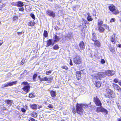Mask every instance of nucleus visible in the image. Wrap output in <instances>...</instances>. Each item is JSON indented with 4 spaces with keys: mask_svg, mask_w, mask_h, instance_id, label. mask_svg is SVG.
I'll list each match as a JSON object with an SVG mask.
<instances>
[{
    "mask_svg": "<svg viewBox=\"0 0 121 121\" xmlns=\"http://www.w3.org/2000/svg\"><path fill=\"white\" fill-rule=\"evenodd\" d=\"M81 104H77L76 105L77 112L80 115L82 114L84 111Z\"/></svg>",
    "mask_w": 121,
    "mask_h": 121,
    "instance_id": "obj_1",
    "label": "nucleus"
},
{
    "mask_svg": "<svg viewBox=\"0 0 121 121\" xmlns=\"http://www.w3.org/2000/svg\"><path fill=\"white\" fill-rule=\"evenodd\" d=\"M22 84L25 85L22 88V90L26 93L28 92L30 90V86L27 82H23Z\"/></svg>",
    "mask_w": 121,
    "mask_h": 121,
    "instance_id": "obj_2",
    "label": "nucleus"
},
{
    "mask_svg": "<svg viewBox=\"0 0 121 121\" xmlns=\"http://www.w3.org/2000/svg\"><path fill=\"white\" fill-rule=\"evenodd\" d=\"M106 76V74L104 72H99L96 75V76H95V78H96L97 79H100L101 78H104Z\"/></svg>",
    "mask_w": 121,
    "mask_h": 121,
    "instance_id": "obj_3",
    "label": "nucleus"
},
{
    "mask_svg": "<svg viewBox=\"0 0 121 121\" xmlns=\"http://www.w3.org/2000/svg\"><path fill=\"white\" fill-rule=\"evenodd\" d=\"M73 62L76 64H80L81 62V59L79 56H77L74 58Z\"/></svg>",
    "mask_w": 121,
    "mask_h": 121,
    "instance_id": "obj_4",
    "label": "nucleus"
},
{
    "mask_svg": "<svg viewBox=\"0 0 121 121\" xmlns=\"http://www.w3.org/2000/svg\"><path fill=\"white\" fill-rule=\"evenodd\" d=\"M17 81H15L14 82H6L2 85V87H6L8 86H10L13 85L15 84H16Z\"/></svg>",
    "mask_w": 121,
    "mask_h": 121,
    "instance_id": "obj_5",
    "label": "nucleus"
},
{
    "mask_svg": "<svg viewBox=\"0 0 121 121\" xmlns=\"http://www.w3.org/2000/svg\"><path fill=\"white\" fill-rule=\"evenodd\" d=\"M94 101L97 106H101L102 103L99 98L97 96L94 98Z\"/></svg>",
    "mask_w": 121,
    "mask_h": 121,
    "instance_id": "obj_6",
    "label": "nucleus"
},
{
    "mask_svg": "<svg viewBox=\"0 0 121 121\" xmlns=\"http://www.w3.org/2000/svg\"><path fill=\"white\" fill-rule=\"evenodd\" d=\"M96 111L97 112H103L106 114H107L108 113V112L106 109L101 107H97Z\"/></svg>",
    "mask_w": 121,
    "mask_h": 121,
    "instance_id": "obj_7",
    "label": "nucleus"
},
{
    "mask_svg": "<svg viewBox=\"0 0 121 121\" xmlns=\"http://www.w3.org/2000/svg\"><path fill=\"white\" fill-rule=\"evenodd\" d=\"M106 91L108 95L109 96L112 98H114V94L113 93V92L112 90L109 89H107L106 90Z\"/></svg>",
    "mask_w": 121,
    "mask_h": 121,
    "instance_id": "obj_8",
    "label": "nucleus"
},
{
    "mask_svg": "<svg viewBox=\"0 0 121 121\" xmlns=\"http://www.w3.org/2000/svg\"><path fill=\"white\" fill-rule=\"evenodd\" d=\"M105 73L106 74V75L110 76L114 75L115 72L114 71L108 70L106 71Z\"/></svg>",
    "mask_w": 121,
    "mask_h": 121,
    "instance_id": "obj_9",
    "label": "nucleus"
},
{
    "mask_svg": "<svg viewBox=\"0 0 121 121\" xmlns=\"http://www.w3.org/2000/svg\"><path fill=\"white\" fill-rule=\"evenodd\" d=\"M47 14H48L50 16H51L53 17H54L55 16V13L52 11L48 10L47 11Z\"/></svg>",
    "mask_w": 121,
    "mask_h": 121,
    "instance_id": "obj_10",
    "label": "nucleus"
},
{
    "mask_svg": "<svg viewBox=\"0 0 121 121\" xmlns=\"http://www.w3.org/2000/svg\"><path fill=\"white\" fill-rule=\"evenodd\" d=\"M82 71H77L76 72V76L77 79L78 80L80 78L81 76V72Z\"/></svg>",
    "mask_w": 121,
    "mask_h": 121,
    "instance_id": "obj_11",
    "label": "nucleus"
},
{
    "mask_svg": "<svg viewBox=\"0 0 121 121\" xmlns=\"http://www.w3.org/2000/svg\"><path fill=\"white\" fill-rule=\"evenodd\" d=\"M54 42H55L58 41L61 39V38L59 36H58L57 35H55L54 37Z\"/></svg>",
    "mask_w": 121,
    "mask_h": 121,
    "instance_id": "obj_12",
    "label": "nucleus"
},
{
    "mask_svg": "<svg viewBox=\"0 0 121 121\" xmlns=\"http://www.w3.org/2000/svg\"><path fill=\"white\" fill-rule=\"evenodd\" d=\"M94 41L95 43L94 44L95 46L98 47H100L101 46L100 43L99 42L96 40Z\"/></svg>",
    "mask_w": 121,
    "mask_h": 121,
    "instance_id": "obj_13",
    "label": "nucleus"
},
{
    "mask_svg": "<svg viewBox=\"0 0 121 121\" xmlns=\"http://www.w3.org/2000/svg\"><path fill=\"white\" fill-rule=\"evenodd\" d=\"M6 101L8 106H10L12 104L13 101L7 99L6 100Z\"/></svg>",
    "mask_w": 121,
    "mask_h": 121,
    "instance_id": "obj_14",
    "label": "nucleus"
},
{
    "mask_svg": "<svg viewBox=\"0 0 121 121\" xmlns=\"http://www.w3.org/2000/svg\"><path fill=\"white\" fill-rule=\"evenodd\" d=\"M109 9L110 11H114L115 10V7L112 4L109 6Z\"/></svg>",
    "mask_w": 121,
    "mask_h": 121,
    "instance_id": "obj_15",
    "label": "nucleus"
},
{
    "mask_svg": "<svg viewBox=\"0 0 121 121\" xmlns=\"http://www.w3.org/2000/svg\"><path fill=\"white\" fill-rule=\"evenodd\" d=\"M24 5L23 3L21 1L17 2V6L18 7H22Z\"/></svg>",
    "mask_w": 121,
    "mask_h": 121,
    "instance_id": "obj_16",
    "label": "nucleus"
},
{
    "mask_svg": "<svg viewBox=\"0 0 121 121\" xmlns=\"http://www.w3.org/2000/svg\"><path fill=\"white\" fill-rule=\"evenodd\" d=\"M95 84L96 87H99L101 86V84L100 82L98 81H97L95 82Z\"/></svg>",
    "mask_w": 121,
    "mask_h": 121,
    "instance_id": "obj_17",
    "label": "nucleus"
},
{
    "mask_svg": "<svg viewBox=\"0 0 121 121\" xmlns=\"http://www.w3.org/2000/svg\"><path fill=\"white\" fill-rule=\"evenodd\" d=\"M98 29L99 31L100 32H103L104 30V29L101 26H98Z\"/></svg>",
    "mask_w": 121,
    "mask_h": 121,
    "instance_id": "obj_18",
    "label": "nucleus"
},
{
    "mask_svg": "<svg viewBox=\"0 0 121 121\" xmlns=\"http://www.w3.org/2000/svg\"><path fill=\"white\" fill-rule=\"evenodd\" d=\"M79 47L81 49H82L84 48V44L83 42H81L79 44Z\"/></svg>",
    "mask_w": 121,
    "mask_h": 121,
    "instance_id": "obj_19",
    "label": "nucleus"
},
{
    "mask_svg": "<svg viewBox=\"0 0 121 121\" xmlns=\"http://www.w3.org/2000/svg\"><path fill=\"white\" fill-rule=\"evenodd\" d=\"M82 106V108H83L86 110H87L88 108H89L90 106L86 104H81Z\"/></svg>",
    "mask_w": 121,
    "mask_h": 121,
    "instance_id": "obj_20",
    "label": "nucleus"
},
{
    "mask_svg": "<svg viewBox=\"0 0 121 121\" xmlns=\"http://www.w3.org/2000/svg\"><path fill=\"white\" fill-rule=\"evenodd\" d=\"M30 107L31 108L33 109H37V105L35 104H33L30 105Z\"/></svg>",
    "mask_w": 121,
    "mask_h": 121,
    "instance_id": "obj_21",
    "label": "nucleus"
},
{
    "mask_svg": "<svg viewBox=\"0 0 121 121\" xmlns=\"http://www.w3.org/2000/svg\"><path fill=\"white\" fill-rule=\"evenodd\" d=\"M112 86L114 87L115 89L117 90V91L119 90V89L120 88L118 85L115 84H113Z\"/></svg>",
    "mask_w": 121,
    "mask_h": 121,
    "instance_id": "obj_22",
    "label": "nucleus"
},
{
    "mask_svg": "<svg viewBox=\"0 0 121 121\" xmlns=\"http://www.w3.org/2000/svg\"><path fill=\"white\" fill-rule=\"evenodd\" d=\"M50 93L51 96L52 97H54L56 96V92L52 90L51 91Z\"/></svg>",
    "mask_w": 121,
    "mask_h": 121,
    "instance_id": "obj_23",
    "label": "nucleus"
},
{
    "mask_svg": "<svg viewBox=\"0 0 121 121\" xmlns=\"http://www.w3.org/2000/svg\"><path fill=\"white\" fill-rule=\"evenodd\" d=\"M54 103H53L48 104V107L52 109L54 108Z\"/></svg>",
    "mask_w": 121,
    "mask_h": 121,
    "instance_id": "obj_24",
    "label": "nucleus"
},
{
    "mask_svg": "<svg viewBox=\"0 0 121 121\" xmlns=\"http://www.w3.org/2000/svg\"><path fill=\"white\" fill-rule=\"evenodd\" d=\"M35 24V23L34 21L33 22H28V25L30 26H34Z\"/></svg>",
    "mask_w": 121,
    "mask_h": 121,
    "instance_id": "obj_25",
    "label": "nucleus"
},
{
    "mask_svg": "<svg viewBox=\"0 0 121 121\" xmlns=\"http://www.w3.org/2000/svg\"><path fill=\"white\" fill-rule=\"evenodd\" d=\"M31 116L34 117H36L37 116V114L36 112H33L30 114Z\"/></svg>",
    "mask_w": 121,
    "mask_h": 121,
    "instance_id": "obj_26",
    "label": "nucleus"
},
{
    "mask_svg": "<svg viewBox=\"0 0 121 121\" xmlns=\"http://www.w3.org/2000/svg\"><path fill=\"white\" fill-rule=\"evenodd\" d=\"M96 34L94 33H93L92 34V40L93 41H95L96 40V37L95 36Z\"/></svg>",
    "mask_w": 121,
    "mask_h": 121,
    "instance_id": "obj_27",
    "label": "nucleus"
},
{
    "mask_svg": "<svg viewBox=\"0 0 121 121\" xmlns=\"http://www.w3.org/2000/svg\"><path fill=\"white\" fill-rule=\"evenodd\" d=\"M103 23V22L100 20H98V26H102Z\"/></svg>",
    "mask_w": 121,
    "mask_h": 121,
    "instance_id": "obj_28",
    "label": "nucleus"
},
{
    "mask_svg": "<svg viewBox=\"0 0 121 121\" xmlns=\"http://www.w3.org/2000/svg\"><path fill=\"white\" fill-rule=\"evenodd\" d=\"M115 34H114V36H111V42L113 43H115L114 42L115 39L113 36H114Z\"/></svg>",
    "mask_w": 121,
    "mask_h": 121,
    "instance_id": "obj_29",
    "label": "nucleus"
},
{
    "mask_svg": "<svg viewBox=\"0 0 121 121\" xmlns=\"http://www.w3.org/2000/svg\"><path fill=\"white\" fill-rule=\"evenodd\" d=\"M52 43V40H51L50 39L47 42V47L50 46Z\"/></svg>",
    "mask_w": 121,
    "mask_h": 121,
    "instance_id": "obj_30",
    "label": "nucleus"
},
{
    "mask_svg": "<svg viewBox=\"0 0 121 121\" xmlns=\"http://www.w3.org/2000/svg\"><path fill=\"white\" fill-rule=\"evenodd\" d=\"M87 19L88 21H90L92 20L93 19L91 18V16H88L87 17Z\"/></svg>",
    "mask_w": 121,
    "mask_h": 121,
    "instance_id": "obj_31",
    "label": "nucleus"
},
{
    "mask_svg": "<svg viewBox=\"0 0 121 121\" xmlns=\"http://www.w3.org/2000/svg\"><path fill=\"white\" fill-rule=\"evenodd\" d=\"M52 70H51L49 71H46V73L47 75H49L52 72Z\"/></svg>",
    "mask_w": 121,
    "mask_h": 121,
    "instance_id": "obj_32",
    "label": "nucleus"
},
{
    "mask_svg": "<svg viewBox=\"0 0 121 121\" xmlns=\"http://www.w3.org/2000/svg\"><path fill=\"white\" fill-rule=\"evenodd\" d=\"M37 75L36 74H35L33 76V80L34 81H35L36 80V78L37 76Z\"/></svg>",
    "mask_w": 121,
    "mask_h": 121,
    "instance_id": "obj_33",
    "label": "nucleus"
},
{
    "mask_svg": "<svg viewBox=\"0 0 121 121\" xmlns=\"http://www.w3.org/2000/svg\"><path fill=\"white\" fill-rule=\"evenodd\" d=\"M48 81L49 83H50L52 82V81L53 80V78L52 77H49L48 78Z\"/></svg>",
    "mask_w": 121,
    "mask_h": 121,
    "instance_id": "obj_34",
    "label": "nucleus"
},
{
    "mask_svg": "<svg viewBox=\"0 0 121 121\" xmlns=\"http://www.w3.org/2000/svg\"><path fill=\"white\" fill-rule=\"evenodd\" d=\"M110 51L112 52H113L115 51V48L113 47H110L109 48Z\"/></svg>",
    "mask_w": 121,
    "mask_h": 121,
    "instance_id": "obj_35",
    "label": "nucleus"
},
{
    "mask_svg": "<svg viewBox=\"0 0 121 121\" xmlns=\"http://www.w3.org/2000/svg\"><path fill=\"white\" fill-rule=\"evenodd\" d=\"M48 32L47 31L45 30L44 31L43 35L45 37H46L48 36Z\"/></svg>",
    "mask_w": 121,
    "mask_h": 121,
    "instance_id": "obj_36",
    "label": "nucleus"
},
{
    "mask_svg": "<svg viewBox=\"0 0 121 121\" xmlns=\"http://www.w3.org/2000/svg\"><path fill=\"white\" fill-rule=\"evenodd\" d=\"M59 48V46L57 45H55L53 47V49L55 50H57Z\"/></svg>",
    "mask_w": 121,
    "mask_h": 121,
    "instance_id": "obj_37",
    "label": "nucleus"
},
{
    "mask_svg": "<svg viewBox=\"0 0 121 121\" xmlns=\"http://www.w3.org/2000/svg\"><path fill=\"white\" fill-rule=\"evenodd\" d=\"M11 5L13 6H17V2L12 3Z\"/></svg>",
    "mask_w": 121,
    "mask_h": 121,
    "instance_id": "obj_38",
    "label": "nucleus"
},
{
    "mask_svg": "<svg viewBox=\"0 0 121 121\" xmlns=\"http://www.w3.org/2000/svg\"><path fill=\"white\" fill-rule=\"evenodd\" d=\"M104 27L108 31H109L108 26H107V25L104 24Z\"/></svg>",
    "mask_w": 121,
    "mask_h": 121,
    "instance_id": "obj_39",
    "label": "nucleus"
},
{
    "mask_svg": "<svg viewBox=\"0 0 121 121\" xmlns=\"http://www.w3.org/2000/svg\"><path fill=\"white\" fill-rule=\"evenodd\" d=\"M61 68L63 69H65L66 70H67L68 69V68L65 66H61Z\"/></svg>",
    "mask_w": 121,
    "mask_h": 121,
    "instance_id": "obj_40",
    "label": "nucleus"
},
{
    "mask_svg": "<svg viewBox=\"0 0 121 121\" xmlns=\"http://www.w3.org/2000/svg\"><path fill=\"white\" fill-rule=\"evenodd\" d=\"M29 96L30 97L32 98L35 96L32 93L30 94L29 95Z\"/></svg>",
    "mask_w": 121,
    "mask_h": 121,
    "instance_id": "obj_41",
    "label": "nucleus"
},
{
    "mask_svg": "<svg viewBox=\"0 0 121 121\" xmlns=\"http://www.w3.org/2000/svg\"><path fill=\"white\" fill-rule=\"evenodd\" d=\"M84 88V87L82 86H80L79 88V90L80 91H82L83 90V89Z\"/></svg>",
    "mask_w": 121,
    "mask_h": 121,
    "instance_id": "obj_42",
    "label": "nucleus"
},
{
    "mask_svg": "<svg viewBox=\"0 0 121 121\" xmlns=\"http://www.w3.org/2000/svg\"><path fill=\"white\" fill-rule=\"evenodd\" d=\"M115 11L114 12V14H118L119 12V11L118 10H116L115 9Z\"/></svg>",
    "mask_w": 121,
    "mask_h": 121,
    "instance_id": "obj_43",
    "label": "nucleus"
},
{
    "mask_svg": "<svg viewBox=\"0 0 121 121\" xmlns=\"http://www.w3.org/2000/svg\"><path fill=\"white\" fill-rule=\"evenodd\" d=\"M30 16L33 19H34L35 18V16L34 14L33 13H31L30 14Z\"/></svg>",
    "mask_w": 121,
    "mask_h": 121,
    "instance_id": "obj_44",
    "label": "nucleus"
},
{
    "mask_svg": "<svg viewBox=\"0 0 121 121\" xmlns=\"http://www.w3.org/2000/svg\"><path fill=\"white\" fill-rule=\"evenodd\" d=\"M24 60H24L23 59L22 60L21 62V65H23L24 64Z\"/></svg>",
    "mask_w": 121,
    "mask_h": 121,
    "instance_id": "obj_45",
    "label": "nucleus"
},
{
    "mask_svg": "<svg viewBox=\"0 0 121 121\" xmlns=\"http://www.w3.org/2000/svg\"><path fill=\"white\" fill-rule=\"evenodd\" d=\"M44 81H48V79L47 77H45L44 78Z\"/></svg>",
    "mask_w": 121,
    "mask_h": 121,
    "instance_id": "obj_46",
    "label": "nucleus"
},
{
    "mask_svg": "<svg viewBox=\"0 0 121 121\" xmlns=\"http://www.w3.org/2000/svg\"><path fill=\"white\" fill-rule=\"evenodd\" d=\"M19 10L21 11H23L24 10V8L23 7H22L21 8H19Z\"/></svg>",
    "mask_w": 121,
    "mask_h": 121,
    "instance_id": "obj_47",
    "label": "nucleus"
},
{
    "mask_svg": "<svg viewBox=\"0 0 121 121\" xmlns=\"http://www.w3.org/2000/svg\"><path fill=\"white\" fill-rule=\"evenodd\" d=\"M101 63L104 64L105 63V61L104 59H102L101 60Z\"/></svg>",
    "mask_w": 121,
    "mask_h": 121,
    "instance_id": "obj_48",
    "label": "nucleus"
},
{
    "mask_svg": "<svg viewBox=\"0 0 121 121\" xmlns=\"http://www.w3.org/2000/svg\"><path fill=\"white\" fill-rule=\"evenodd\" d=\"M118 80L117 79H115L114 80V82L115 83H117L118 82Z\"/></svg>",
    "mask_w": 121,
    "mask_h": 121,
    "instance_id": "obj_49",
    "label": "nucleus"
},
{
    "mask_svg": "<svg viewBox=\"0 0 121 121\" xmlns=\"http://www.w3.org/2000/svg\"><path fill=\"white\" fill-rule=\"evenodd\" d=\"M21 110L22 112H26V110L25 109L23 108H21Z\"/></svg>",
    "mask_w": 121,
    "mask_h": 121,
    "instance_id": "obj_50",
    "label": "nucleus"
},
{
    "mask_svg": "<svg viewBox=\"0 0 121 121\" xmlns=\"http://www.w3.org/2000/svg\"><path fill=\"white\" fill-rule=\"evenodd\" d=\"M115 19L114 18H112L110 21V22H114L115 21Z\"/></svg>",
    "mask_w": 121,
    "mask_h": 121,
    "instance_id": "obj_51",
    "label": "nucleus"
},
{
    "mask_svg": "<svg viewBox=\"0 0 121 121\" xmlns=\"http://www.w3.org/2000/svg\"><path fill=\"white\" fill-rule=\"evenodd\" d=\"M24 32H18L17 33L18 35H20L22 34Z\"/></svg>",
    "mask_w": 121,
    "mask_h": 121,
    "instance_id": "obj_52",
    "label": "nucleus"
},
{
    "mask_svg": "<svg viewBox=\"0 0 121 121\" xmlns=\"http://www.w3.org/2000/svg\"><path fill=\"white\" fill-rule=\"evenodd\" d=\"M72 112L73 113H74V114H75V113H76V110L74 108L73 109Z\"/></svg>",
    "mask_w": 121,
    "mask_h": 121,
    "instance_id": "obj_53",
    "label": "nucleus"
},
{
    "mask_svg": "<svg viewBox=\"0 0 121 121\" xmlns=\"http://www.w3.org/2000/svg\"><path fill=\"white\" fill-rule=\"evenodd\" d=\"M39 80L41 82H42L43 81H44V78H40V79Z\"/></svg>",
    "mask_w": 121,
    "mask_h": 121,
    "instance_id": "obj_54",
    "label": "nucleus"
},
{
    "mask_svg": "<svg viewBox=\"0 0 121 121\" xmlns=\"http://www.w3.org/2000/svg\"><path fill=\"white\" fill-rule=\"evenodd\" d=\"M70 60V65H73V64H72V61L71 60Z\"/></svg>",
    "mask_w": 121,
    "mask_h": 121,
    "instance_id": "obj_55",
    "label": "nucleus"
},
{
    "mask_svg": "<svg viewBox=\"0 0 121 121\" xmlns=\"http://www.w3.org/2000/svg\"><path fill=\"white\" fill-rule=\"evenodd\" d=\"M32 121H35V120L33 118H31L30 119Z\"/></svg>",
    "mask_w": 121,
    "mask_h": 121,
    "instance_id": "obj_56",
    "label": "nucleus"
},
{
    "mask_svg": "<svg viewBox=\"0 0 121 121\" xmlns=\"http://www.w3.org/2000/svg\"><path fill=\"white\" fill-rule=\"evenodd\" d=\"M117 46L120 48H121V44H118L117 45Z\"/></svg>",
    "mask_w": 121,
    "mask_h": 121,
    "instance_id": "obj_57",
    "label": "nucleus"
},
{
    "mask_svg": "<svg viewBox=\"0 0 121 121\" xmlns=\"http://www.w3.org/2000/svg\"><path fill=\"white\" fill-rule=\"evenodd\" d=\"M117 121H121V118H117Z\"/></svg>",
    "mask_w": 121,
    "mask_h": 121,
    "instance_id": "obj_58",
    "label": "nucleus"
},
{
    "mask_svg": "<svg viewBox=\"0 0 121 121\" xmlns=\"http://www.w3.org/2000/svg\"><path fill=\"white\" fill-rule=\"evenodd\" d=\"M119 84L121 86V81H120L119 82Z\"/></svg>",
    "mask_w": 121,
    "mask_h": 121,
    "instance_id": "obj_59",
    "label": "nucleus"
},
{
    "mask_svg": "<svg viewBox=\"0 0 121 121\" xmlns=\"http://www.w3.org/2000/svg\"><path fill=\"white\" fill-rule=\"evenodd\" d=\"M117 91L119 92H121V88H120L119 89V90H117Z\"/></svg>",
    "mask_w": 121,
    "mask_h": 121,
    "instance_id": "obj_60",
    "label": "nucleus"
},
{
    "mask_svg": "<svg viewBox=\"0 0 121 121\" xmlns=\"http://www.w3.org/2000/svg\"><path fill=\"white\" fill-rule=\"evenodd\" d=\"M87 15H88V16H90V13H87Z\"/></svg>",
    "mask_w": 121,
    "mask_h": 121,
    "instance_id": "obj_61",
    "label": "nucleus"
},
{
    "mask_svg": "<svg viewBox=\"0 0 121 121\" xmlns=\"http://www.w3.org/2000/svg\"><path fill=\"white\" fill-rule=\"evenodd\" d=\"M40 76H39L38 77V78H39V79H40V78H40Z\"/></svg>",
    "mask_w": 121,
    "mask_h": 121,
    "instance_id": "obj_62",
    "label": "nucleus"
},
{
    "mask_svg": "<svg viewBox=\"0 0 121 121\" xmlns=\"http://www.w3.org/2000/svg\"><path fill=\"white\" fill-rule=\"evenodd\" d=\"M3 43H1L0 42V46H1L2 45V44Z\"/></svg>",
    "mask_w": 121,
    "mask_h": 121,
    "instance_id": "obj_63",
    "label": "nucleus"
},
{
    "mask_svg": "<svg viewBox=\"0 0 121 121\" xmlns=\"http://www.w3.org/2000/svg\"><path fill=\"white\" fill-rule=\"evenodd\" d=\"M58 25H60V23L59 22V23H58Z\"/></svg>",
    "mask_w": 121,
    "mask_h": 121,
    "instance_id": "obj_64",
    "label": "nucleus"
}]
</instances>
